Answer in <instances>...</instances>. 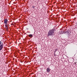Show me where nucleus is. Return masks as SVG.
Listing matches in <instances>:
<instances>
[{"mask_svg": "<svg viewBox=\"0 0 77 77\" xmlns=\"http://www.w3.org/2000/svg\"><path fill=\"white\" fill-rule=\"evenodd\" d=\"M55 29L54 28L49 30V31L48 32V36L54 35V31H55Z\"/></svg>", "mask_w": 77, "mask_h": 77, "instance_id": "1", "label": "nucleus"}, {"mask_svg": "<svg viewBox=\"0 0 77 77\" xmlns=\"http://www.w3.org/2000/svg\"><path fill=\"white\" fill-rule=\"evenodd\" d=\"M3 45L2 44L0 46V51H1L2 50V48H3Z\"/></svg>", "mask_w": 77, "mask_h": 77, "instance_id": "2", "label": "nucleus"}, {"mask_svg": "<svg viewBox=\"0 0 77 77\" xmlns=\"http://www.w3.org/2000/svg\"><path fill=\"white\" fill-rule=\"evenodd\" d=\"M8 23V20L7 19H5L4 20V23L5 24H6Z\"/></svg>", "mask_w": 77, "mask_h": 77, "instance_id": "3", "label": "nucleus"}, {"mask_svg": "<svg viewBox=\"0 0 77 77\" xmlns=\"http://www.w3.org/2000/svg\"><path fill=\"white\" fill-rule=\"evenodd\" d=\"M50 69L49 68H47V72H50Z\"/></svg>", "mask_w": 77, "mask_h": 77, "instance_id": "4", "label": "nucleus"}, {"mask_svg": "<svg viewBox=\"0 0 77 77\" xmlns=\"http://www.w3.org/2000/svg\"><path fill=\"white\" fill-rule=\"evenodd\" d=\"M8 25H9V24H6L5 25V27H9V26Z\"/></svg>", "mask_w": 77, "mask_h": 77, "instance_id": "5", "label": "nucleus"}, {"mask_svg": "<svg viewBox=\"0 0 77 77\" xmlns=\"http://www.w3.org/2000/svg\"><path fill=\"white\" fill-rule=\"evenodd\" d=\"M5 29L7 31H8V27H5Z\"/></svg>", "mask_w": 77, "mask_h": 77, "instance_id": "6", "label": "nucleus"}, {"mask_svg": "<svg viewBox=\"0 0 77 77\" xmlns=\"http://www.w3.org/2000/svg\"><path fill=\"white\" fill-rule=\"evenodd\" d=\"M32 34H29V37H32Z\"/></svg>", "mask_w": 77, "mask_h": 77, "instance_id": "7", "label": "nucleus"}, {"mask_svg": "<svg viewBox=\"0 0 77 77\" xmlns=\"http://www.w3.org/2000/svg\"><path fill=\"white\" fill-rule=\"evenodd\" d=\"M1 44H2V42L0 41V45H1Z\"/></svg>", "mask_w": 77, "mask_h": 77, "instance_id": "8", "label": "nucleus"}, {"mask_svg": "<svg viewBox=\"0 0 77 77\" xmlns=\"http://www.w3.org/2000/svg\"><path fill=\"white\" fill-rule=\"evenodd\" d=\"M32 8H35V6H32Z\"/></svg>", "mask_w": 77, "mask_h": 77, "instance_id": "9", "label": "nucleus"}]
</instances>
